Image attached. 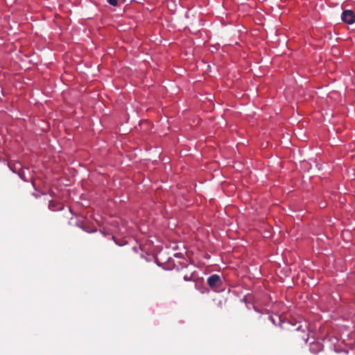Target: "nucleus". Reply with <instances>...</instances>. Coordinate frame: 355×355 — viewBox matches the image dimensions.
I'll return each instance as SVG.
<instances>
[{
  "label": "nucleus",
  "instance_id": "obj_7",
  "mask_svg": "<svg viewBox=\"0 0 355 355\" xmlns=\"http://www.w3.org/2000/svg\"><path fill=\"white\" fill-rule=\"evenodd\" d=\"M297 331H299L300 330V327H298L296 329Z\"/></svg>",
  "mask_w": 355,
  "mask_h": 355
},
{
  "label": "nucleus",
  "instance_id": "obj_3",
  "mask_svg": "<svg viewBox=\"0 0 355 355\" xmlns=\"http://www.w3.org/2000/svg\"><path fill=\"white\" fill-rule=\"evenodd\" d=\"M322 345H321L319 343H313L311 345V350L312 352H315L316 349L318 351H320L322 350Z\"/></svg>",
  "mask_w": 355,
  "mask_h": 355
},
{
  "label": "nucleus",
  "instance_id": "obj_1",
  "mask_svg": "<svg viewBox=\"0 0 355 355\" xmlns=\"http://www.w3.org/2000/svg\"><path fill=\"white\" fill-rule=\"evenodd\" d=\"M207 284L213 289L219 288L222 285L220 277L216 274L209 276L207 279Z\"/></svg>",
  "mask_w": 355,
  "mask_h": 355
},
{
  "label": "nucleus",
  "instance_id": "obj_5",
  "mask_svg": "<svg viewBox=\"0 0 355 355\" xmlns=\"http://www.w3.org/2000/svg\"><path fill=\"white\" fill-rule=\"evenodd\" d=\"M55 202H54L53 201H52V200H51V201H50V202H49V209H51V210H54V208H53V207H55Z\"/></svg>",
  "mask_w": 355,
  "mask_h": 355
},
{
  "label": "nucleus",
  "instance_id": "obj_4",
  "mask_svg": "<svg viewBox=\"0 0 355 355\" xmlns=\"http://www.w3.org/2000/svg\"><path fill=\"white\" fill-rule=\"evenodd\" d=\"M107 2L114 6H116L118 5V2L120 1L121 3H124L125 0H107Z\"/></svg>",
  "mask_w": 355,
  "mask_h": 355
},
{
  "label": "nucleus",
  "instance_id": "obj_2",
  "mask_svg": "<svg viewBox=\"0 0 355 355\" xmlns=\"http://www.w3.org/2000/svg\"><path fill=\"white\" fill-rule=\"evenodd\" d=\"M341 19L344 22L352 24L355 22V13L351 10H345L342 13Z\"/></svg>",
  "mask_w": 355,
  "mask_h": 355
},
{
  "label": "nucleus",
  "instance_id": "obj_6",
  "mask_svg": "<svg viewBox=\"0 0 355 355\" xmlns=\"http://www.w3.org/2000/svg\"><path fill=\"white\" fill-rule=\"evenodd\" d=\"M184 279L185 281H189V280H191V277H188V276L185 275V276L184 277Z\"/></svg>",
  "mask_w": 355,
  "mask_h": 355
},
{
  "label": "nucleus",
  "instance_id": "obj_8",
  "mask_svg": "<svg viewBox=\"0 0 355 355\" xmlns=\"http://www.w3.org/2000/svg\"><path fill=\"white\" fill-rule=\"evenodd\" d=\"M303 340L306 341L307 340V338H303Z\"/></svg>",
  "mask_w": 355,
  "mask_h": 355
}]
</instances>
